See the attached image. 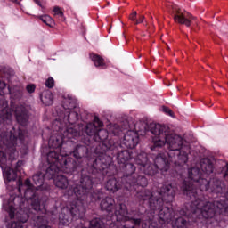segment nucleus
Here are the masks:
<instances>
[{"mask_svg": "<svg viewBox=\"0 0 228 228\" xmlns=\"http://www.w3.org/2000/svg\"><path fill=\"white\" fill-rule=\"evenodd\" d=\"M200 167L201 172L203 173V177H206V175H211V174L215 172V166L213 165L211 159L208 158L200 159Z\"/></svg>", "mask_w": 228, "mask_h": 228, "instance_id": "nucleus-15", "label": "nucleus"}, {"mask_svg": "<svg viewBox=\"0 0 228 228\" xmlns=\"http://www.w3.org/2000/svg\"><path fill=\"white\" fill-rule=\"evenodd\" d=\"M12 190H15V187H12Z\"/></svg>", "mask_w": 228, "mask_h": 228, "instance_id": "nucleus-30", "label": "nucleus"}, {"mask_svg": "<svg viewBox=\"0 0 228 228\" xmlns=\"http://www.w3.org/2000/svg\"><path fill=\"white\" fill-rule=\"evenodd\" d=\"M168 12L171 13L175 22L177 24H183L186 28L190 26H197V17L178 7L177 4H171L167 6Z\"/></svg>", "mask_w": 228, "mask_h": 228, "instance_id": "nucleus-13", "label": "nucleus"}, {"mask_svg": "<svg viewBox=\"0 0 228 228\" xmlns=\"http://www.w3.org/2000/svg\"><path fill=\"white\" fill-rule=\"evenodd\" d=\"M137 12H134L131 15H130V20H132V22H134V24H136V20H137Z\"/></svg>", "mask_w": 228, "mask_h": 228, "instance_id": "nucleus-25", "label": "nucleus"}, {"mask_svg": "<svg viewBox=\"0 0 228 228\" xmlns=\"http://www.w3.org/2000/svg\"><path fill=\"white\" fill-rule=\"evenodd\" d=\"M24 96V87L14 86L10 87L0 80V131L17 129L13 126V113L20 126L26 127L29 124V114L24 105L15 104L13 101H20Z\"/></svg>", "mask_w": 228, "mask_h": 228, "instance_id": "nucleus-7", "label": "nucleus"}, {"mask_svg": "<svg viewBox=\"0 0 228 228\" xmlns=\"http://www.w3.org/2000/svg\"><path fill=\"white\" fill-rule=\"evenodd\" d=\"M53 13L57 17H60V19H63V12H61V10H60V7H58V6L54 7Z\"/></svg>", "mask_w": 228, "mask_h": 228, "instance_id": "nucleus-21", "label": "nucleus"}, {"mask_svg": "<svg viewBox=\"0 0 228 228\" xmlns=\"http://www.w3.org/2000/svg\"><path fill=\"white\" fill-rule=\"evenodd\" d=\"M84 222L85 220H83V218H78L76 223H73V225H71L70 228H87L85 226ZM104 222H106V219L101 220V218H94L90 221L89 228H106Z\"/></svg>", "mask_w": 228, "mask_h": 228, "instance_id": "nucleus-14", "label": "nucleus"}, {"mask_svg": "<svg viewBox=\"0 0 228 228\" xmlns=\"http://www.w3.org/2000/svg\"><path fill=\"white\" fill-rule=\"evenodd\" d=\"M127 129H131V126H129V122L124 121L120 125H110V133H111V134H114V136H120V134H122V133H124V131Z\"/></svg>", "mask_w": 228, "mask_h": 228, "instance_id": "nucleus-16", "label": "nucleus"}, {"mask_svg": "<svg viewBox=\"0 0 228 228\" xmlns=\"http://www.w3.org/2000/svg\"><path fill=\"white\" fill-rule=\"evenodd\" d=\"M28 143L29 134L20 126L12 130H4V128L0 130V167L7 187L12 186V183H15L17 172H20L24 161H17L14 169L11 167H13V161L19 158V152L23 156L29 152Z\"/></svg>", "mask_w": 228, "mask_h": 228, "instance_id": "nucleus-6", "label": "nucleus"}, {"mask_svg": "<svg viewBox=\"0 0 228 228\" xmlns=\"http://www.w3.org/2000/svg\"><path fill=\"white\" fill-rule=\"evenodd\" d=\"M149 132L154 135L152 137L153 145L151 147V153L141 152L134 159V162L139 167L142 174L154 177L159 170H167L168 168L165 159V151H163L165 145L168 149L167 155L169 158L174 159L175 154L177 155L175 163L178 165L185 163L188 148L180 150L181 136L173 133L167 125L136 123L134 130L128 129L124 134L123 145L126 149H134L140 143V134H145V133Z\"/></svg>", "mask_w": 228, "mask_h": 228, "instance_id": "nucleus-2", "label": "nucleus"}, {"mask_svg": "<svg viewBox=\"0 0 228 228\" xmlns=\"http://www.w3.org/2000/svg\"><path fill=\"white\" fill-rule=\"evenodd\" d=\"M55 209H58V206H55Z\"/></svg>", "mask_w": 228, "mask_h": 228, "instance_id": "nucleus-31", "label": "nucleus"}, {"mask_svg": "<svg viewBox=\"0 0 228 228\" xmlns=\"http://www.w3.org/2000/svg\"><path fill=\"white\" fill-rule=\"evenodd\" d=\"M36 88L37 87L35 86V85L30 84V85L27 86L26 90H27V92H28V94H33L35 92Z\"/></svg>", "mask_w": 228, "mask_h": 228, "instance_id": "nucleus-23", "label": "nucleus"}, {"mask_svg": "<svg viewBox=\"0 0 228 228\" xmlns=\"http://www.w3.org/2000/svg\"><path fill=\"white\" fill-rule=\"evenodd\" d=\"M218 174H222L224 179L227 178L228 175V163H226L224 167H221L220 172Z\"/></svg>", "mask_w": 228, "mask_h": 228, "instance_id": "nucleus-20", "label": "nucleus"}, {"mask_svg": "<svg viewBox=\"0 0 228 228\" xmlns=\"http://www.w3.org/2000/svg\"><path fill=\"white\" fill-rule=\"evenodd\" d=\"M151 200L150 208L151 211H155L157 215H153L152 212H147L142 218V228H163L158 224L165 225L170 224L173 228H177L175 225L176 216L174 214V208L163 205V200Z\"/></svg>", "mask_w": 228, "mask_h": 228, "instance_id": "nucleus-10", "label": "nucleus"}, {"mask_svg": "<svg viewBox=\"0 0 228 228\" xmlns=\"http://www.w3.org/2000/svg\"><path fill=\"white\" fill-rule=\"evenodd\" d=\"M59 172L63 171L59 170L53 178H52L53 180V184L56 188H60V190L68 188L65 192V197H68L69 200H87V199H89L92 202H98L101 199H104L102 191L96 190L92 191V188L97 183L94 182L93 176L83 173L85 172L84 169L82 170V173H79V180H77V175H76L77 172L66 173L73 175V179L69 182L67 176L63 175H58Z\"/></svg>", "mask_w": 228, "mask_h": 228, "instance_id": "nucleus-8", "label": "nucleus"}, {"mask_svg": "<svg viewBox=\"0 0 228 228\" xmlns=\"http://www.w3.org/2000/svg\"><path fill=\"white\" fill-rule=\"evenodd\" d=\"M144 19H145L144 16H139V19L136 20L135 24H142Z\"/></svg>", "mask_w": 228, "mask_h": 228, "instance_id": "nucleus-26", "label": "nucleus"}, {"mask_svg": "<svg viewBox=\"0 0 228 228\" xmlns=\"http://www.w3.org/2000/svg\"><path fill=\"white\" fill-rule=\"evenodd\" d=\"M40 20H42V22H44V24H45L46 26H51V24H53V18H51V16L49 15H43L39 17Z\"/></svg>", "mask_w": 228, "mask_h": 228, "instance_id": "nucleus-19", "label": "nucleus"}, {"mask_svg": "<svg viewBox=\"0 0 228 228\" xmlns=\"http://www.w3.org/2000/svg\"><path fill=\"white\" fill-rule=\"evenodd\" d=\"M126 184H127V182L122 181V177L120 179L110 178L105 183V188L110 193H117L118 190L124 188L126 191L134 193L135 200H138L139 204H142V206L146 204L149 208H151V200H154L156 203V200H160L159 197H161V193H164L165 197H167V201L168 202L174 199V192L175 191V188H172L171 185H166L159 191H156V190H145L142 185L126 188Z\"/></svg>", "mask_w": 228, "mask_h": 228, "instance_id": "nucleus-9", "label": "nucleus"}, {"mask_svg": "<svg viewBox=\"0 0 228 228\" xmlns=\"http://www.w3.org/2000/svg\"><path fill=\"white\" fill-rule=\"evenodd\" d=\"M48 163L45 173H37L33 175L31 180L27 178L25 182L19 179L16 183L20 195L11 194L8 200H4L3 208L8 213L11 222L7 223V228H26L24 224L29 220V214L22 213L24 209H32L33 213L45 211V207L51 200L47 196H40L44 190H49L45 181L54 179V175L59 170L61 172H72L74 170V160L68 159L63 160V164L58 165L56 161Z\"/></svg>", "mask_w": 228, "mask_h": 228, "instance_id": "nucleus-4", "label": "nucleus"}, {"mask_svg": "<svg viewBox=\"0 0 228 228\" xmlns=\"http://www.w3.org/2000/svg\"><path fill=\"white\" fill-rule=\"evenodd\" d=\"M85 204H88L87 200H69L66 208H61V213L59 215L60 225H74V223L78 218H85L86 213V207Z\"/></svg>", "mask_w": 228, "mask_h": 228, "instance_id": "nucleus-12", "label": "nucleus"}, {"mask_svg": "<svg viewBox=\"0 0 228 228\" xmlns=\"http://www.w3.org/2000/svg\"><path fill=\"white\" fill-rule=\"evenodd\" d=\"M43 2H44V0H34V3H36V4H37V6H40V8H44V6L42 5Z\"/></svg>", "mask_w": 228, "mask_h": 228, "instance_id": "nucleus-27", "label": "nucleus"}, {"mask_svg": "<svg viewBox=\"0 0 228 228\" xmlns=\"http://www.w3.org/2000/svg\"><path fill=\"white\" fill-rule=\"evenodd\" d=\"M102 211H106L110 216L102 217L101 220H105L104 225L106 228H118V222H127L131 220L127 206L124 203L117 204L111 197L104 198L101 203Z\"/></svg>", "mask_w": 228, "mask_h": 228, "instance_id": "nucleus-11", "label": "nucleus"}, {"mask_svg": "<svg viewBox=\"0 0 228 228\" xmlns=\"http://www.w3.org/2000/svg\"><path fill=\"white\" fill-rule=\"evenodd\" d=\"M40 100L44 106H53L54 103V95H53V92H51V90H44L40 94Z\"/></svg>", "mask_w": 228, "mask_h": 228, "instance_id": "nucleus-17", "label": "nucleus"}, {"mask_svg": "<svg viewBox=\"0 0 228 228\" xmlns=\"http://www.w3.org/2000/svg\"><path fill=\"white\" fill-rule=\"evenodd\" d=\"M181 144H180V151H183V149H187L186 152V158L187 159L183 164H177L175 161H177V154H175V158L172 159L170 158L168 152L165 151V159L167 165V170L159 169L162 175H171V177H176L178 180L175 182V180H173L169 183H166L164 184H161L158 187L155 191H159V190H162V188H165V186H171V188H175V192L173 195V199L169 201H167V196H165V192H160V196H158L160 200L163 202V206L166 204H170V202L174 201V198L175 197V192L179 190L182 191L183 195L186 199H191L192 197H197L199 195V191H200V182L202 180H207L204 178V175L200 173V169L199 167H191L188 169V177L183 178V170H186L188 165V156L190 155V146L184 145L183 137H181Z\"/></svg>", "mask_w": 228, "mask_h": 228, "instance_id": "nucleus-5", "label": "nucleus"}, {"mask_svg": "<svg viewBox=\"0 0 228 228\" xmlns=\"http://www.w3.org/2000/svg\"><path fill=\"white\" fill-rule=\"evenodd\" d=\"M11 1L12 3H17V0H9Z\"/></svg>", "mask_w": 228, "mask_h": 228, "instance_id": "nucleus-28", "label": "nucleus"}, {"mask_svg": "<svg viewBox=\"0 0 228 228\" xmlns=\"http://www.w3.org/2000/svg\"><path fill=\"white\" fill-rule=\"evenodd\" d=\"M90 58L92 61L94 63V66L97 67V69H106V62H104V59L97 54H90Z\"/></svg>", "mask_w": 228, "mask_h": 228, "instance_id": "nucleus-18", "label": "nucleus"}, {"mask_svg": "<svg viewBox=\"0 0 228 228\" xmlns=\"http://www.w3.org/2000/svg\"><path fill=\"white\" fill-rule=\"evenodd\" d=\"M5 222H8V217H5Z\"/></svg>", "mask_w": 228, "mask_h": 228, "instance_id": "nucleus-29", "label": "nucleus"}, {"mask_svg": "<svg viewBox=\"0 0 228 228\" xmlns=\"http://www.w3.org/2000/svg\"><path fill=\"white\" fill-rule=\"evenodd\" d=\"M55 111L58 118L52 123V129L55 134L48 141L50 149H53L47 154L49 163L56 161L58 165H63L65 159H72L73 170L68 173L63 172V174L74 172L85 174L94 177V181L97 183L101 173H94L91 170L92 165L100 155L93 151L97 147L95 145L97 141L85 129L88 124L95 122V118L86 125L72 126L79 120V107L73 98H64L61 109L57 107Z\"/></svg>", "mask_w": 228, "mask_h": 228, "instance_id": "nucleus-1", "label": "nucleus"}, {"mask_svg": "<svg viewBox=\"0 0 228 228\" xmlns=\"http://www.w3.org/2000/svg\"><path fill=\"white\" fill-rule=\"evenodd\" d=\"M104 123L99 117L94 116V122L89 123L86 127V132L89 136H94L96 147L93 148L95 154H100L91 166V170L95 174H100L96 184H101L104 177H110L115 174L113 168V158L123 172L122 181L126 182V188L142 186L145 188L149 184V180L145 175L136 172V167L133 164V159H136L134 153L131 150H124L122 144L113 139L108 140V131L102 129Z\"/></svg>", "mask_w": 228, "mask_h": 228, "instance_id": "nucleus-3", "label": "nucleus"}, {"mask_svg": "<svg viewBox=\"0 0 228 228\" xmlns=\"http://www.w3.org/2000/svg\"><path fill=\"white\" fill-rule=\"evenodd\" d=\"M163 111L164 113H166V115H169V117L174 118V112L172 111V110H170V108L163 107Z\"/></svg>", "mask_w": 228, "mask_h": 228, "instance_id": "nucleus-24", "label": "nucleus"}, {"mask_svg": "<svg viewBox=\"0 0 228 228\" xmlns=\"http://www.w3.org/2000/svg\"><path fill=\"white\" fill-rule=\"evenodd\" d=\"M45 86L47 88H53L54 86V78L53 77H49L46 81H45Z\"/></svg>", "mask_w": 228, "mask_h": 228, "instance_id": "nucleus-22", "label": "nucleus"}]
</instances>
